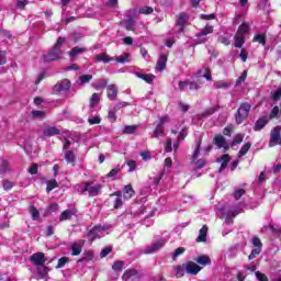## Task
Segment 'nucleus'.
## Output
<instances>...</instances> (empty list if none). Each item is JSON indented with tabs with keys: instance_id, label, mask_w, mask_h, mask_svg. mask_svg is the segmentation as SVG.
<instances>
[{
	"instance_id": "f257e3e1",
	"label": "nucleus",
	"mask_w": 281,
	"mask_h": 281,
	"mask_svg": "<svg viewBox=\"0 0 281 281\" xmlns=\"http://www.w3.org/2000/svg\"><path fill=\"white\" fill-rule=\"evenodd\" d=\"M65 44V38H57L53 48L45 55H43L44 63H53L54 60H60L63 58V45Z\"/></svg>"
},
{
	"instance_id": "f03ea898",
	"label": "nucleus",
	"mask_w": 281,
	"mask_h": 281,
	"mask_svg": "<svg viewBox=\"0 0 281 281\" xmlns=\"http://www.w3.org/2000/svg\"><path fill=\"white\" fill-rule=\"evenodd\" d=\"M243 207H245V204L243 203H239L237 206H224L222 209V214L225 216V224L232 225V223H234V218L243 212Z\"/></svg>"
},
{
	"instance_id": "7ed1b4c3",
	"label": "nucleus",
	"mask_w": 281,
	"mask_h": 281,
	"mask_svg": "<svg viewBox=\"0 0 281 281\" xmlns=\"http://www.w3.org/2000/svg\"><path fill=\"white\" fill-rule=\"evenodd\" d=\"M100 190H102V184L93 182H83L79 186H77V192L80 194H87L89 196H98L100 194Z\"/></svg>"
},
{
	"instance_id": "20e7f679",
	"label": "nucleus",
	"mask_w": 281,
	"mask_h": 281,
	"mask_svg": "<svg viewBox=\"0 0 281 281\" xmlns=\"http://www.w3.org/2000/svg\"><path fill=\"white\" fill-rule=\"evenodd\" d=\"M249 111H251V104L247 102L241 103L235 116L236 123L243 124V122H245V120L249 117Z\"/></svg>"
},
{
	"instance_id": "39448f33",
	"label": "nucleus",
	"mask_w": 281,
	"mask_h": 281,
	"mask_svg": "<svg viewBox=\"0 0 281 281\" xmlns=\"http://www.w3.org/2000/svg\"><path fill=\"white\" fill-rule=\"evenodd\" d=\"M178 87L180 91H199L201 89V81H179Z\"/></svg>"
},
{
	"instance_id": "423d86ee",
	"label": "nucleus",
	"mask_w": 281,
	"mask_h": 281,
	"mask_svg": "<svg viewBox=\"0 0 281 281\" xmlns=\"http://www.w3.org/2000/svg\"><path fill=\"white\" fill-rule=\"evenodd\" d=\"M201 155V140L196 142V147L192 156V162L194 164L195 168H203L205 166V159H199Z\"/></svg>"
},
{
	"instance_id": "0eeeda50",
	"label": "nucleus",
	"mask_w": 281,
	"mask_h": 281,
	"mask_svg": "<svg viewBox=\"0 0 281 281\" xmlns=\"http://www.w3.org/2000/svg\"><path fill=\"white\" fill-rule=\"evenodd\" d=\"M106 234V227L104 226H94L88 233L89 240H95V238H102Z\"/></svg>"
},
{
	"instance_id": "6e6552de",
	"label": "nucleus",
	"mask_w": 281,
	"mask_h": 281,
	"mask_svg": "<svg viewBox=\"0 0 281 281\" xmlns=\"http://www.w3.org/2000/svg\"><path fill=\"white\" fill-rule=\"evenodd\" d=\"M252 245L255 248L251 250L250 255L248 256V260H254V258H256L257 256H260L262 251V241H260V238L254 237Z\"/></svg>"
},
{
	"instance_id": "1a4fd4ad",
	"label": "nucleus",
	"mask_w": 281,
	"mask_h": 281,
	"mask_svg": "<svg viewBox=\"0 0 281 281\" xmlns=\"http://www.w3.org/2000/svg\"><path fill=\"white\" fill-rule=\"evenodd\" d=\"M166 246V239L160 238L155 241L151 246L147 247L143 250V254H155V251H159L162 247Z\"/></svg>"
},
{
	"instance_id": "9d476101",
	"label": "nucleus",
	"mask_w": 281,
	"mask_h": 281,
	"mask_svg": "<svg viewBox=\"0 0 281 281\" xmlns=\"http://www.w3.org/2000/svg\"><path fill=\"white\" fill-rule=\"evenodd\" d=\"M30 260L35 267H42V265L47 262V257L43 252H35L31 256Z\"/></svg>"
},
{
	"instance_id": "9b49d317",
	"label": "nucleus",
	"mask_w": 281,
	"mask_h": 281,
	"mask_svg": "<svg viewBox=\"0 0 281 281\" xmlns=\"http://www.w3.org/2000/svg\"><path fill=\"white\" fill-rule=\"evenodd\" d=\"M70 88L71 81H69V79H63L54 86L53 91L55 93H60V91H69Z\"/></svg>"
},
{
	"instance_id": "f8f14e48",
	"label": "nucleus",
	"mask_w": 281,
	"mask_h": 281,
	"mask_svg": "<svg viewBox=\"0 0 281 281\" xmlns=\"http://www.w3.org/2000/svg\"><path fill=\"white\" fill-rule=\"evenodd\" d=\"M186 273L189 276H198L199 271H201V267L196 265L194 261L184 262Z\"/></svg>"
},
{
	"instance_id": "ddd939ff",
	"label": "nucleus",
	"mask_w": 281,
	"mask_h": 281,
	"mask_svg": "<svg viewBox=\"0 0 281 281\" xmlns=\"http://www.w3.org/2000/svg\"><path fill=\"white\" fill-rule=\"evenodd\" d=\"M168 122V116H162L160 119L159 124L156 126L155 131H154V135L153 137H164L166 135L165 133V128H164V124Z\"/></svg>"
},
{
	"instance_id": "4468645a",
	"label": "nucleus",
	"mask_w": 281,
	"mask_h": 281,
	"mask_svg": "<svg viewBox=\"0 0 281 281\" xmlns=\"http://www.w3.org/2000/svg\"><path fill=\"white\" fill-rule=\"evenodd\" d=\"M188 19H189V16L187 13H180L178 15L176 25H177L179 32H183V27H186V24L188 23Z\"/></svg>"
},
{
	"instance_id": "2eb2a0df",
	"label": "nucleus",
	"mask_w": 281,
	"mask_h": 281,
	"mask_svg": "<svg viewBox=\"0 0 281 281\" xmlns=\"http://www.w3.org/2000/svg\"><path fill=\"white\" fill-rule=\"evenodd\" d=\"M269 124V116H262L255 123L254 131H262Z\"/></svg>"
},
{
	"instance_id": "dca6fc26",
	"label": "nucleus",
	"mask_w": 281,
	"mask_h": 281,
	"mask_svg": "<svg viewBox=\"0 0 281 281\" xmlns=\"http://www.w3.org/2000/svg\"><path fill=\"white\" fill-rule=\"evenodd\" d=\"M186 137H188V128L183 127L179 132V135L177 137V142L173 144V150H177V148H179V144H181V142H183L186 139Z\"/></svg>"
},
{
	"instance_id": "f3484780",
	"label": "nucleus",
	"mask_w": 281,
	"mask_h": 281,
	"mask_svg": "<svg viewBox=\"0 0 281 281\" xmlns=\"http://www.w3.org/2000/svg\"><path fill=\"white\" fill-rule=\"evenodd\" d=\"M86 52H87L86 47L76 46V47L70 49L68 55H69L70 58H76L78 56H82V54H85Z\"/></svg>"
},
{
	"instance_id": "a211bd4d",
	"label": "nucleus",
	"mask_w": 281,
	"mask_h": 281,
	"mask_svg": "<svg viewBox=\"0 0 281 281\" xmlns=\"http://www.w3.org/2000/svg\"><path fill=\"white\" fill-rule=\"evenodd\" d=\"M123 196L125 201H128L135 196V190L133 189V186L127 184L123 188Z\"/></svg>"
},
{
	"instance_id": "6ab92c4d",
	"label": "nucleus",
	"mask_w": 281,
	"mask_h": 281,
	"mask_svg": "<svg viewBox=\"0 0 281 281\" xmlns=\"http://www.w3.org/2000/svg\"><path fill=\"white\" fill-rule=\"evenodd\" d=\"M64 155L67 164H70V166H76V153L74 150H65Z\"/></svg>"
},
{
	"instance_id": "aec40b11",
	"label": "nucleus",
	"mask_w": 281,
	"mask_h": 281,
	"mask_svg": "<svg viewBox=\"0 0 281 281\" xmlns=\"http://www.w3.org/2000/svg\"><path fill=\"white\" fill-rule=\"evenodd\" d=\"M106 95L110 100H116L117 98V86L115 85H109L106 90Z\"/></svg>"
},
{
	"instance_id": "412c9836",
	"label": "nucleus",
	"mask_w": 281,
	"mask_h": 281,
	"mask_svg": "<svg viewBox=\"0 0 281 281\" xmlns=\"http://www.w3.org/2000/svg\"><path fill=\"white\" fill-rule=\"evenodd\" d=\"M44 135L45 137H54V135H60V130L56 126H48L44 128Z\"/></svg>"
},
{
	"instance_id": "4be33fe9",
	"label": "nucleus",
	"mask_w": 281,
	"mask_h": 281,
	"mask_svg": "<svg viewBox=\"0 0 281 281\" xmlns=\"http://www.w3.org/2000/svg\"><path fill=\"white\" fill-rule=\"evenodd\" d=\"M76 216V211L74 210H66L61 213L59 217V222L63 223V221H71Z\"/></svg>"
},
{
	"instance_id": "5701e85b",
	"label": "nucleus",
	"mask_w": 281,
	"mask_h": 281,
	"mask_svg": "<svg viewBox=\"0 0 281 281\" xmlns=\"http://www.w3.org/2000/svg\"><path fill=\"white\" fill-rule=\"evenodd\" d=\"M229 155H223L221 158H217V164H221L220 172H223L227 168V164L231 161Z\"/></svg>"
},
{
	"instance_id": "b1692460",
	"label": "nucleus",
	"mask_w": 281,
	"mask_h": 281,
	"mask_svg": "<svg viewBox=\"0 0 281 281\" xmlns=\"http://www.w3.org/2000/svg\"><path fill=\"white\" fill-rule=\"evenodd\" d=\"M167 63H168V55H160V57L157 60L156 69L158 71H164V69H166V64Z\"/></svg>"
},
{
	"instance_id": "393cba45",
	"label": "nucleus",
	"mask_w": 281,
	"mask_h": 281,
	"mask_svg": "<svg viewBox=\"0 0 281 281\" xmlns=\"http://www.w3.org/2000/svg\"><path fill=\"white\" fill-rule=\"evenodd\" d=\"M214 144L217 148H227V142L223 135H216L214 137Z\"/></svg>"
},
{
	"instance_id": "a878e982",
	"label": "nucleus",
	"mask_w": 281,
	"mask_h": 281,
	"mask_svg": "<svg viewBox=\"0 0 281 281\" xmlns=\"http://www.w3.org/2000/svg\"><path fill=\"white\" fill-rule=\"evenodd\" d=\"M71 256H80L82 254V243H74L70 245Z\"/></svg>"
},
{
	"instance_id": "bb28decb",
	"label": "nucleus",
	"mask_w": 281,
	"mask_h": 281,
	"mask_svg": "<svg viewBox=\"0 0 281 281\" xmlns=\"http://www.w3.org/2000/svg\"><path fill=\"white\" fill-rule=\"evenodd\" d=\"M176 278H183L186 276V263L173 267Z\"/></svg>"
},
{
	"instance_id": "cd10ccee",
	"label": "nucleus",
	"mask_w": 281,
	"mask_h": 281,
	"mask_svg": "<svg viewBox=\"0 0 281 281\" xmlns=\"http://www.w3.org/2000/svg\"><path fill=\"white\" fill-rule=\"evenodd\" d=\"M205 240H207V225H204L200 229L196 243H205Z\"/></svg>"
},
{
	"instance_id": "c85d7f7f",
	"label": "nucleus",
	"mask_w": 281,
	"mask_h": 281,
	"mask_svg": "<svg viewBox=\"0 0 281 281\" xmlns=\"http://www.w3.org/2000/svg\"><path fill=\"white\" fill-rule=\"evenodd\" d=\"M243 45H245V35H243L240 33H236L235 34V44H234V46L237 49H240L243 47Z\"/></svg>"
},
{
	"instance_id": "c756f323",
	"label": "nucleus",
	"mask_w": 281,
	"mask_h": 281,
	"mask_svg": "<svg viewBox=\"0 0 281 281\" xmlns=\"http://www.w3.org/2000/svg\"><path fill=\"white\" fill-rule=\"evenodd\" d=\"M194 260L195 262H198V265H202L203 267L212 265V259H210V257H207L206 255H201L200 257H196Z\"/></svg>"
},
{
	"instance_id": "7c9ffc66",
	"label": "nucleus",
	"mask_w": 281,
	"mask_h": 281,
	"mask_svg": "<svg viewBox=\"0 0 281 281\" xmlns=\"http://www.w3.org/2000/svg\"><path fill=\"white\" fill-rule=\"evenodd\" d=\"M199 78H205L206 80H212V72L210 71V68L203 67L198 72Z\"/></svg>"
},
{
	"instance_id": "2f4dec72",
	"label": "nucleus",
	"mask_w": 281,
	"mask_h": 281,
	"mask_svg": "<svg viewBox=\"0 0 281 281\" xmlns=\"http://www.w3.org/2000/svg\"><path fill=\"white\" fill-rule=\"evenodd\" d=\"M136 78H140V80H144L145 82H148V85H151L153 80H155V76L153 75H146L142 72H134Z\"/></svg>"
},
{
	"instance_id": "473e14b6",
	"label": "nucleus",
	"mask_w": 281,
	"mask_h": 281,
	"mask_svg": "<svg viewBox=\"0 0 281 281\" xmlns=\"http://www.w3.org/2000/svg\"><path fill=\"white\" fill-rule=\"evenodd\" d=\"M37 268V273L40 276L38 280H43L44 278H47V273H49V269L45 266H36Z\"/></svg>"
},
{
	"instance_id": "72a5a7b5",
	"label": "nucleus",
	"mask_w": 281,
	"mask_h": 281,
	"mask_svg": "<svg viewBox=\"0 0 281 281\" xmlns=\"http://www.w3.org/2000/svg\"><path fill=\"white\" fill-rule=\"evenodd\" d=\"M106 85H109V81H106V79H98L92 83V87L97 89V91H100V89H105Z\"/></svg>"
},
{
	"instance_id": "f704fd0d",
	"label": "nucleus",
	"mask_w": 281,
	"mask_h": 281,
	"mask_svg": "<svg viewBox=\"0 0 281 281\" xmlns=\"http://www.w3.org/2000/svg\"><path fill=\"white\" fill-rule=\"evenodd\" d=\"M111 196H117L114 201V209L115 210H120V207H122L123 202H122V192L117 191L111 194Z\"/></svg>"
},
{
	"instance_id": "c9c22d12",
	"label": "nucleus",
	"mask_w": 281,
	"mask_h": 281,
	"mask_svg": "<svg viewBox=\"0 0 281 281\" xmlns=\"http://www.w3.org/2000/svg\"><path fill=\"white\" fill-rule=\"evenodd\" d=\"M135 276H137V270L134 269H128L124 272L122 280L123 281H128V280H133L135 278Z\"/></svg>"
},
{
	"instance_id": "e433bc0d",
	"label": "nucleus",
	"mask_w": 281,
	"mask_h": 281,
	"mask_svg": "<svg viewBox=\"0 0 281 281\" xmlns=\"http://www.w3.org/2000/svg\"><path fill=\"white\" fill-rule=\"evenodd\" d=\"M212 32H214V26L206 25L198 33V38H203V36H207V34H212Z\"/></svg>"
},
{
	"instance_id": "4c0bfd02",
	"label": "nucleus",
	"mask_w": 281,
	"mask_h": 281,
	"mask_svg": "<svg viewBox=\"0 0 281 281\" xmlns=\"http://www.w3.org/2000/svg\"><path fill=\"white\" fill-rule=\"evenodd\" d=\"M91 80H93L92 75H82V76L79 77V80L77 81V85L82 87L83 85H88V82H91Z\"/></svg>"
},
{
	"instance_id": "58836bf2",
	"label": "nucleus",
	"mask_w": 281,
	"mask_h": 281,
	"mask_svg": "<svg viewBox=\"0 0 281 281\" xmlns=\"http://www.w3.org/2000/svg\"><path fill=\"white\" fill-rule=\"evenodd\" d=\"M280 115H281V104H280V106L277 105V106H274V108L271 110V112H270L268 119H269V120H274V117H280Z\"/></svg>"
},
{
	"instance_id": "ea45409f",
	"label": "nucleus",
	"mask_w": 281,
	"mask_h": 281,
	"mask_svg": "<svg viewBox=\"0 0 281 281\" xmlns=\"http://www.w3.org/2000/svg\"><path fill=\"white\" fill-rule=\"evenodd\" d=\"M94 58L97 63H111V60H113V58L109 57L105 53L97 55Z\"/></svg>"
},
{
	"instance_id": "a19ab883",
	"label": "nucleus",
	"mask_w": 281,
	"mask_h": 281,
	"mask_svg": "<svg viewBox=\"0 0 281 281\" xmlns=\"http://www.w3.org/2000/svg\"><path fill=\"white\" fill-rule=\"evenodd\" d=\"M130 58H131L130 53H123L121 56L115 58V61L120 63L121 65H124V63H128Z\"/></svg>"
},
{
	"instance_id": "79ce46f5",
	"label": "nucleus",
	"mask_w": 281,
	"mask_h": 281,
	"mask_svg": "<svg viewBox=\"0 0 281 281\" xmlns=\"http://www.w3.org/2000/svg\"><path fill=\"white\" fill-rule=\"evenodd\" d=\"M100 104V94L93 93L92 97L90 98V106L91 109H95Z\"/></svg>"
},
{
	"instance_id": "37998d69",
	"label": "nucleus",
	"mask_w": 281,
	"mask_h": 281,
	"mask_svg": "<svg viewBox=\"0 0 281 281\" xmlns=\"http://www.w3.org/2000/svg\"><path fill=\"white\" fill-rule=\"evenodd\" d=\"M250 148H251V143L244 144L239 150L238 157H245V155H247V153H249Z\"/></svg>"
},
{
	"instance_id": "c03bdc74",
	"label": "nucleus",
	"mask_w": 281,
	"mask_h": 281,
	"mask_svg": "<svg viewBox=\"0 0 281 281\" xmlns=\"http://www.w3.org/2000/svg\"><path fill=\"white\" fill-rule=\"evenodd\" d=\"M255 43H260V45H267V36L265 34H257L254 36Z\"/></svg>"
},
{
	"instance_id": "a18cd8bd",
	"label": "nucleus",
	"mask_w": 281,
	"mask_h": 281,
	"mask_svg": "<svg viewBox=\"0 0 281 281\" xmlns=\"http://www.w3.org/2000/svg\"><path fill=\"white\" fill-rule=\"evenodd\" d=\"M125 27L128 32L135 31V20L133 18L125 20Z\"/></svg>"
},
{
	"instance_id": "49530a36",
	"label": "nucleus",
	"mask_w": 281,
	"mask_h": 281,
	"mask_svg": "<svg viewBox=\"0 0 281 281\" xmlns=\"http://www.w3.org/2000/svg\"><path fill=\"white\" fill-rule=\"evenodd\" d=\"M30 214L32 215L33 221H38V218H41V213L36 206H31Z\"/></svg>"
},
{
	"instance_id": "de8ad7c7",
	"label": "nucleus",
	"mask_w": 281,
	"mask_h": 281,
	"mask_svg": "<svg viewBox=\"0 0 281 281\" xmlns=\"http://www.w3.org/2000/svg\"><path fill=\"white\" fill-rule=\"evenodd\" d=\"M137 131V125H127L123 128L125 135H133Z\"/></svg>"
},
{
	"instance_id": "09e8293b",
	"label": "nucleus",
	"mask_w": 281,
	"mask_h": 281,
	"mask_svg": "<svg viewBox=\"0 0 281 281\" xmlns=\"http://www.w3.org/2000/svg\"><path fill=\"white\" fill-rule=\"evenodd\" d=\"M166 175V169H162L159 171L158 176L156 178H154L153 183L155 186H159V183L161 182V179H164V176Z\"/></svg>"
},
{
	"instance_id": "8fccbe9b",
	"label": "nucleus",
	"mask_w": 281,
	"mask_h": 281,
	"mask_svg": "<svg viewBox=\"0 0 281 281\" xmlns=\"http://www.w3.org/2000/svg\"><path fill=\"white\" fill-rule=\"evenodd\" d=\"M67 262H69V257H61V258H59L55 269H63V267H65V265H67Z\"/></svg>"
},
{
	"instance_id": "3c124183",
	"label": "nucleus",
	"mask_w": 281,
	"mask_h": 281,
	"mask_svg": "<svg viewBox=\"0 0 281 281\" xmlns=\"http://www.w3.org/2000/svg\"><path fill=\"white\" fill-rule=\"evenodd\" d=\"M248 32H249V24L243 23V24L239 26V29H238V31H237V34H241V35L245 36V34H247Z\"/></svg>"
},
{
	"instance_id": "603ef678",
	"label": "nucleus",
	"mask_w": 281,
	"mask_h": 281,
	"mask_svg": "<svg viewBox=\"0 0 281 281\" xmlns=\"http://www.w3.org/2000/svg\"><path fill=\"white\" fill-rule=\"evenodd\" d=\"M8 170H10V164H8L7 160H2L0 164V175H4Z\"/></svg>"
},
{
	"instance_id": "864d4df0",
	"label": "nucleus",
	"mask_w": 281,
	"mask_h": 281,
	"mask_svg": "<svg viewBox=\"0 0 281 281\" xmlns=\"http://www.w3.org/2000/svg\"><path fill=\"white\" fill-rule=\"evenodd\" d=\"M182 254H186V248H183V247L177 248V249L173 251L172 256H171L172 260H177V257H178V256H182Z\"/></svg>"
},
{
	"instance_id": "5fc2aeb1",
	"label": "nucleus",
	"mask_w": 281,
	"mask_h": 281,
	"mask_svg": "<svg viewBox=\"0 0 281 281\" xmlns=\"http://www.w3.org/2000/svg\"><path fill=\"white\" fill-rule=\"evenodd\" d=\"M215 89H227L229 87V82L227 81H216L214 83Z\"/></svg>"
},
{
	"instance_id": "6e6d98bb",
	"label": "nucleus",
	"mask_w": 281,
	"mask_h": 281,
	"mask_svg": "<svg viewBox=\"0 0 281 281\" xmlns=\"http://www.w3.org/2000/svg\"><path fill=\"white\" fill-rule=\"evenodd\" d=\"M243 139H245V135L243 134H237L232 143V146H236L237 144H243Z\"/></svg>"
},
{
	"instance_id": "4d7b16f0",
	"label": "nucleus",
	"mask_w": 281,
	"mask_h": 281,
	"mask_svg": "<svg viewBox=\"0 0 281 281\" xmlns=\"http://www.w3.org/2000/svg\"><path fill=\"white\" fill-rule=\"evenodd\" d=\"M58 188V182L56 180H50L47 182V192H52V190Z\"/></svg>"
},
{
	"instance_id": "13d9d810",
	"label": "nucleus",
	"mask_w": 281,
	"mask_h": 281,
	"mask_svg": "<svg viewBox=\"0 0 281 281\" xmlns=\"http://www.w3.org/2000/svg\"><path fill=\"white\" fill-rule=\"evenodd\" d=\"M120 170H122V168L120 167H115L113 168L108 175V179H115V176L120 172Z\"/></svg>"
},
{
	"instance_id": "bf43d9fd",
	"label": "nucleus",
	"mask_w": 281,
	"mask_h": 281,
	"mask_svg": "<svg viewBox=\"0 0 281 281\" xmlns=\"http://www.w3.org/2000/svg\"><path fill=\"white\" fill-rule=\"evenodd\" d=\"M126 166H128V172H135V169L137 168V162L135 160H127Z\"/></svg>"
},
{
	"instance_id": "052dcab7",
	"label": "nucleus",
	"mask_w": 281,
	"mask_h": 281,
	"mask_svg": "<svg viewBox=\"0 0 281 281\" xmlns=\"http://www.w3.org/2000/svg\"><path fill=\"white\" fill-rule=\"evenodd\" d=\"M124 268V261H115L112 266L113 271H122Z\"/></svg>"
},
{
	"instance_id": "680f3d73",
	"label": "nucleus",
	"mask_w": 281,
	"mask_h": 281,
	"mask_svg": "<svg viewBox=\"0 0 281 281\" xmlns=\"http://www.w3.org/2000/svg\"><path fill=\"white\" fill-rule=\"evenodd\" d=\"M32 117H34V120L43 119L45 117V112L35 110L32 112Z\"/></svg>"
},
{
	"instance_id": "e2e57ef3",
	"label": "nucleus",
	"mask_w": 281,
	"mask_h": 281,
	"mask_svg": "<svg viewBox=\"0 0 281 281\" xmlns=\"http://www.w3.org/2000/svg\"><path fill=\"white\" fill-rule=\"evenodd\" d=\"M115 108L114 110H109V113H108V117L110 120V122H115V120H117V115L115 114Z\"/></svg>"
},
{
	"instance_id": "0e129e2a",
	"label": "nucleus",
	"mask_w": 281,
	"mask_h": 281,
	"mask_svg": "<svg viewBox=\"0 0 281 281\" xmlns=\"http://www.w3.org/2000/svg\"><path fill=\"white\" fill-rule=\"evenodd\" d=\"M255 276L259 281H269V278H267V276L260 271L255 272Z\"/></svg>"
},
{
	"instance_id": "69168bd1",
	"label": "nucleus",
	"mask_w": 281,
	"mask_h": 281,
	"mask_svg": "<svg viewBox=\"0 0 281 281\" xmlns=\"http://www.w3.org/2000/svg\"><path fill=\"white\" fill-rule=\"evenodd\" d=\"M2 186H3V190H7V191L12 190V188H14V182L4 180Z\"/></svg>"
},
{
	"instance_id": "338daca9",
	"label": "nucleus",
	"mask_w": 281,
	"mask_h": 281,
	"mask_svg": "<svg viewBox=\"0 0 281 281\" xmlns=\"http://www.w3.org/2000/svg\"><path fill=\"white\" fill-rule=\"evenodd\" d=\"M153 11L150 7H143L139 9V14H153Z\"/></svg>"
},
{
	"instance_id": "774afa93",
	"label": "nucleus",
	"mask_w": 281,
	"mask_h": 281,
	"mask_svg": "<svg viewBox=\"0 0 281 281\" xmlns=\"http://www.w3.org/2000/svg\"><path fill=\"white\" fill-rule=\"evenodd\" d=\"M244 194H245L244 189H236L234 192V196H235L236 201H238V199H240Z\"/></svg>"
}]
</instances>
